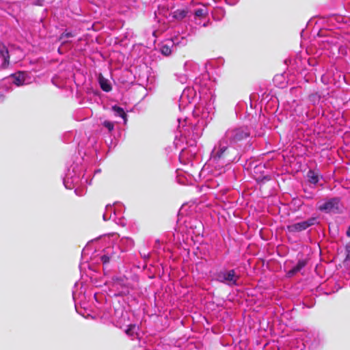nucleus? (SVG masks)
<instances>
[{
  "label": "nucleus",
  "mask_w": 350,
  "mask_h": 350,
  "mask_svg": "<svg viewBox=\"0 0 350 350\" xmlns=\"http://www.w3.org/2000/svg\"><path fill=\"white\" fill-rule=\"evenodd\" d=\"M227 135L230 143H237L247 138L249 136V132L245 128H236L228 131Z\"/></svg>",
  "instance_id": "nucleus-1"
},
{
  "label": "nucleus",
  "mask_w": 350,
  "mask_h": 350,
  "mask_svg": "<svg viewBox=\"0 0 350 350\" xmlns=\"http://www.w3.org/2000/svg\"><path fill=\"white\" fill-rule=\"evenodd\" d=\"M217 277L220 282L226 283L228 285H236L237 282L239 278V275H236L234 269L220 271L218 273Z\"/></svg>",
  "instance_id": "nucleus-2"
},
{
  "label": "nucleus",
  "mask_w": 350,
  "mask_h": 350,
  "mask_svg": "<svg viewBox=\"0 0 350 350\" xmlns=\"http://www.w3.org/2000/svg\"><path fill=\"white\" fill-rule=\"evenodd\" d=\"M317 219L315 217H311L306 221H302L301 222L288 225L287 226V229L289 232H301L314 225Z\"/></svg>",
  "instance_id": "nucleus-3"
},
{
  "label": "nucleus",
  "mask_w": 350,
  "mask_h": 350,
  "mask_svg": "<svg viewBox=\"0 0 350 350\" xmlns=\"http://www.w3.org/2000/svg\"><path fill=\"white\" fill-rule=\"evenodd\" d=\"M338 203V198H331L320 204L319 206V209L321 211H323L327 213H338L339 210Z\"/></svg>",
  "instance_id": "nucleus-4"
},
{
  "label": "nucleus",
  "mask_w": 350,
  "mask_h": 350,
  "mask_svg": "<svg viewBox=\"0 0 350 350\" xmlns=\"http://www.w3.org/2000/svg\"><path fill=\"white\" fill-rule=\"evenodd\" d=\"M0 57L3 59L1 64L2 68H7L10 65V55L8 48L3 44H0Z\"/></svg>",
  "instance_id": "nucleus-5"
},
{
  "label": "nucleus",
  "mask_w": 350,
  "mask_h": 350,
  "mask_svg": "<svg viewBox=\"0 0 350 350\" xmlns=\"http://www.w3.org/2000/svg\"><path fill=\"white\" fill-rule=\"evenodd\" d=\"M306 264L307 261L306 260H299L297 264L287 272V275L288 277H292L297 272L300 271L306 265Z\"/></svg>",
  "instance_id": "nucleus-6"
},
{
  "label": "nucleus",
  "mask_w": 350,
  "mask_h": 350,
  "mask_svg": "<svg viewBox=\"0 0 350 350\" xmlns=\"http://www.w3.org/2000/svg\"><path fill=\"white\" fill-rule=\"evenodd\" d=\"M98 83L100 88L106 92H109L111 90L112 88L109 82V80L103 77L102 74L98 75Z\"/></svg>",
  "instance_id": "nucleus-7"
},
{
  "label": "nucleus",
  "mask_w": 350,
  "mask_h": 350,
  "mask_svg": "<svg viewBox=\"0 0 350 350\" xmlns=\"http://www.w3.org/2000/svg\"><path fill=\"white\" fill-rule=\"evenodd\" d=\"M11 77L13 79V83L17 86L23 85L25 81V74L23 72H18L17 73L12 74Z\"/></svg>",
  "instance_id": "nucleus-8"
},
{
  "label": "nucleus",
  "mask_w": 350,
  "mask_h": 350,
  "mask_svg": "<svg viewBox=\"0 0 350 350\" xmlns=\"http://www.w3.org/2000/svg\"><path fill=\"white\" fill-rule=\"evenodd\" d=\"M308 181L314 185H316L319 182V176L317 172L314 170H310L307 173Z\"/></svg>",
  "instance_id": "nucleus-9"
},
{
  "label": "nucleus",
  "mask_w": 350,
  "mask_h": 350,
  "mask_svg": "<svg viewBox=\"0 0 350 350\" xmlns=\"http://www.w3.org/2000/svg\"><path fill=\"white\" fill-rule=\"evenodd\" d=\"M112 110L116 113V116L123 118L124 122H126L127 115L122 107L117 105H114L112 107Z\"/></svg>",
  "instance_id": "nucleus-10"
},
{
  "label": "nucleus",
  "mask_w": 350,
  "mask_h": 350,
  "mask_svg": "<svg viewBox=\"0 0 350 350\" xmlns=\"http://www.w3.org/2000/svg\"><path fill=\"white\" fill-rule=\"evenodd\" d=\"M187 11L185 10H176L172 13V16L176 20H182L187 16Z\"/></svg>",
  "instance_id": "nucleus-11"
},
{
  "label": "nucleus",
  "mask_w": 350,
  "mask_h": 350,
  "mask_svg": "<svg viewBox=\"0 0 350 350\" xmlns=\"http://www.w3.org/2000/svg\"><path fill=\"white\" fill-rule=\"evenodd\" d=\"M227 150V147L224 146L220 148L213 156V159L215 160H219L224 157L225 152Z\"/></svg>",
  "instance_id": "nucleus-12"
},
{
  "label": "nucleus",
  "mask_w": 350,
  "mask_h": 350,
  "mask_svg": "<svg viewBox=\"0 0 350 350\" xmlns=\"http://www.w3.org/2000/svg\"><path fill=\"white\" fill-rule=\"evenodd\" d=\"M194 14L199 18H205L208 15V11L206 8H198L195 10Z\"/></svg>",
  "instance_id": "nucleus-13"
},
{
  "label": "nucleus",
  "mask_w": 350,
  "mask_h": 350,
  "mask_svg": "<svg viewBox=\"0 0 350 350\" xmlns=\"http://www.w3.org/2000/svg\"><path fill=\"white\" fill-rule=\"evenodd\" d=\"M103 125L105 128H107L109 132H111L113 130V128H114L113 123L110 121H108V120L104 121L103 123Z\"/></svg>",
  "instance_id": "nucleus-14"
},
{
  "label": "nucleus",
  "mask_w": 350,
  "mask_h": 350,
  "mask_svg": "<svg viewBox=\"0 0 350 350\" xmlns=\"http://www.w3.org/2000/svg\"><path fill=\"white\" fill-rule=\"evenodd\" d=\"M161 51L162 54H163L165 56L170 55L172 52L171 49L167 45L163 46L161 49Z\"/></svg>",
  "instance_id": "nucleus-15"
},
{
  "label": "nucleus",
  "mask_w": 350,
  "mask_h": 350,
  "mask_svg": "<svg viewBox=\"0 0 350 350\" xmlns=\"http://www.w3.org/2000/svg\"><path fill=\"white\" fill-rule=\"evenodd\" d=\"M100 260L103 265H107L110 262V257L107 255H103L100 257Z\"/></svg>",
  "instance_id": "nucleus-16"
},
{
  "label": "nucleus",
  "mask_w": 350,
  "mask_h": 350,
  "mask_svg": "<svg viewBox=\"0 0 350 350\" xmlns=\"http://www.w3.org/2000/svg\"><path fill=\"white\" fill-rule=\"evenodd\" d=\"M135 328V325H129V327L126 329L125 332L129 336H132L133 334V329Z\"/></svg>",
  "instance_id": "nucleus-17"
},
{
  "label": "nucleus",
  "mask_w": 350,
  "mask_h": 350,
  "mask_svg": "<svg viewBox=\"0 0 350 350\" xmlns=\"http://www.w3.org/2000/svg\"><path fill=\"white\" fill-rule=\"evenodd\" d=\"M74 35L71 32H64L59 36V40H63L64 38L73 37Z\"/></svg>",
  "instance_id": "nucleus-18"
},
{
  "label": "nucleus",
  "mask_w": 350,
  "mask_h": 350,
  "mask_svg": "<svg viewBox=\"0 0 350 350\" xmlns=\"http://www.w3.org/2000/svg\"><path fill=\"white\" fill-rule=\"evenodd\" d=\"M123 278H117L114 280L115 282H116L118 284L122 285V283L123 282Z\"/></svg>",
  "instance_id": "nucleus-19"
},
{
  "label": "nucleus",
  "mask_w": 350,
  "mask_h": 350,
  "mask_svg": "<svg viewBox=\"0 0 350 350\" xmlns=\"http://www.w3.org/2000/svg\"><path fill=\"white\" fill-rule=\"evenodd\" d=\"M347 258L348 260H350V245L349 246H347Z\"/></svg>",
  "instance_id": "nucleus-20"
},
{
  "label": "nucleus",
  "mask_w": 350,
  "mask_h": 350,
  "mask_svg": "<svg viewBox=\"0 0 350 350\" xmlns=\"http://www.w3.org/2000/svg\"><path fill=\"white\" fill-rule=\"evenodd\" d=\"M346 234H347V237H350V225H349V227Z\"/></svg>",
  "instance_id": "nucleus-21"
},
{
  "label": "nucleus",
  "mask_w": 350,
  "mask_h": 350,
  "mask_svg": "<svg viewBox=\"0 0 350 350\" xmlns=\"http://www.w3.org/2000/svg\"><path fill=\"white\" fill-rule=\"evenodd\" d=\"M40 1V5H41V2H42L44 0H38Z\"/></svg>",
  "instance_id": "nucleus-22"
}]
</instances>
